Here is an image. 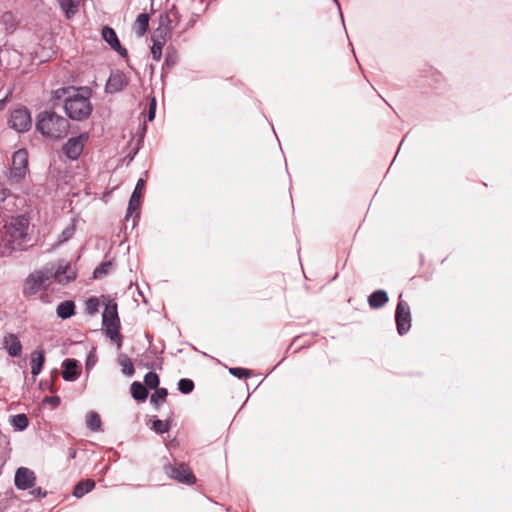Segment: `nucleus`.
Masks as SVG:
<instances>
[{
    "mask_svg": "<svg viewBox=\"0 0 512 512\" xmlns=\"http://www.w3.org/2000/svg\"><path fill=\"white\" fill-rule=\"evenodd\" d=\"M28 227L29 221L23 215L12 217L3 227H0V229H3L5 242L9 244V254L15 250L25 248V245L29 241L27 233Z\"/></svg>",
    "mask_w": 512,
    "mask_h": 512,
    "instance_id": "obj_1",
    "label": "nucleus"
},
{
    "mask_svg": "<svg viewBox=\"0 0 512 512\" xmlns=\"http://www.w3.org/2000/svg\"><path fill=\"white\" fill-rule=\"evenodd\" d=\"M36 129L43 135L53 139H59L66 136L69 123L68 121L55 114L54 112H41L36 121Z\"/></svg>",
    "mask_w": 512,
    "mask_h": 512,
    "instance_id": "obj_2",
    "label": "nucleus"
},
{
    "mask_svg": "<svg viewBox=\"0 0 512 512\" xmlns=\"http://www.w3.org/2000/svg\"><path fill=\"white\" fill-rule=\"evenodd\" d=\"M64 109L69 118L81 121L91 115L92 104L88 95L77 91L65 99Z\"/></svg>",
    "mask_w": 512,
    "mask_h": 512,
    "instance_id": "obj_3",
    "label": "nucleus"
},
{
    "mask_svg": "<svg viewBox=\"0 0 512 512\" xmlns=\"http://www.w3.org/2000/svg\"><path fill=\"white\" fill-rule=\"evenodd\" d=\"M53 276V267L46 266L40 270H36L31 273L25 283L23 288V293L25 296H34L40 290H42L47 282L52 279Z\"/></svg>",
    "mask_w": 512,
    "mask_h": 512,
    "instance_id": "obj_4",
    "label": "nucleus"
},
{
    "mask_svg": "<svg viewBox=\"0 0 512 512\" xmlns=\"http://www.w3.org/2000/svg\"><path fill=\"white\" fill-rule=\"evenodd\" d=\"M27 172L28 152L25 149H19L13 154L9 178L18 183L25 178Z\"/></svg>",
    "mask_w": 512,
    "mask_h": 512,
    "instance_id": "obj_5",
    "label": "nucleus"
},
{
    "mask_svg": "<svg viewBox=\"0 0 512 512\" xmlns=\"http://www.w3.org/2000/svg\"><path fill=\"white\" fill-rule=\"evenodd\" d=\"M103 326L106 328L107 335L112 340H119V318L117 314V305L109 303L105 306L102 315Z\"/></svg>",
    "mask_w": 512,
    "mask_h": 512,
    "instance_id": "obj_6",
    "label": "nucleus"
},
{
    "mask_svg": "<svg viewBox=\"0 0 512 512\" xmlns=\"http://www.w3.org/2000/svg\"><path fill=\"white\" fill-rule=\"evenodd\" d=\"M9 126L19 132L28 131L32 124L30 112L25 107H18L11 111L8 120Z\"/></svg>",
    "mask_w": 512,
    "mask_h": 512,
    "instance_id": "obj_7",
    "label": "nucleus"
},
{
    "mask_svg": "<svg viewBox=\"0 0 512 512\" xmlns=\"http://www.w3.org/2000/svg\"><path fill=\"white\" fill-rule=\"evenodd\" d=\"M397 331L400 335L405 334L411 327V313L407 302L400 298L395 313Z\"/></svg>",
    "mask_w": 512,
    "mask_h": 512,
    "instance_id": "obj_8",
    "label": "nucleus"
},
{
    "mask_svg": "<svg viewBox=\"0 0 512 512\" xmlns=\"http://www.w3.org/2000/svg\"><path fill=\"white\" fill-rule=\"evenodd\" d=\"M51 267H53L52 278H54L59 284H67L76 278L75 268L65 260H60L56 267L53 265Z\"/></svg>",
    "mask_w": 512,
    "mask_h": 512,
    "instance_id": "obj_9",
    "label": "nucleus"
},
{
    "mask_svg": "<svg viewBox=\"0 0 512 512\" xmlns=\"http://www.w3.org/2000/svg\"><path fill=\"white\" fill-rule=\"evenodd\" d=\"M88 138L87 133H82L77 137L70 138L63 147L64 154L69 159L76 160L81 155Z\"/></svg>",
    "mask_w": 512,
    "mask_h": 512,
    "instance_id": "obj_10",
    "label": "nucleus"
},
{
    "mask_svg": "<svg viewBox=\"0 0 512 512\" xmlns=\"http://www.w3.org/2000/svg\"><path fill=\"white\" fill-rule=\"evenodd\" d=\"M36 481L35 474L26 467H20L15 473V485L18 489L26 490L34 486Z\"/></svg>",
    "mask_w": 512,
    "mask_h": 512,
    "instance_id": "obj_11",
    "label": "nucleus"
},
{
    "mask_svg": "<svg viewBox=\"0 0 512 512\" xmlns=\"http://www.w3.org/2000/svg\"><path fill=\"white\" fill-rule=\"evenodd\" d=\"M165 469L166 473L169 474L171 478L176 479L179 482L190 484L195 481L194 475L184 464H179L176 467L167 466Z\"/></svg>",
    "mask_w": 512,
    "mask_h": 512,
    "instance_id": "obj_12",
    "label": "nucleus"
},
{
    "mask_svg": "<svg viewBox=\"0 0 512 512\" xmlns=\"http://www.w3.org/2000/svg\"><path fill=\"white\" fill-rule=\"evenodd\" d=\"M128 85V79L123 72L116 71L110 74L106 82V92L117 93L123 90Z\"/></svg>",
    "mask_w": 512,
    "mask_h": 512,
    "instance_id": "obj_13",
    "label": "nucleus"
},
{
    "mask_svg": "<svg viewBox=\"0 0 512 512\" xmlns=\"http://www.w3.org/2000/svg\"><path fill=\"white\" fill-rule=\"evenodd\" d=\"M144 187H145V180L140 178L137 181L134 191L130 197V200L128 203V208H127L126 218H129L134 212L138 211L140 202H141L142 191L144 190Z\"/></svg>",
    "mask_w": 512,
    "mask_h": 512,
    "instance_id": "obj_14",
    "label": "nucleus"
},
{
    "mask_svg": "<svg viewBox=\"0 0 512 512\" xmlns=\"http://www.w3.org/2000/svg\"><path fill=\"white\" fill-rule=\"evenodd\" d=\"M101 34H102V38L110 45V47L113 50L118 52L123 57L127 56V50L121 46V44L118 40V37L112 28L105 26L102 29Z\"/></svg>",
    "mask_w": 512,
    "mask_h": 512,
    "instance_id": "obj_15",
    "label": "nucleus"
},
{
    "mask_svg": "<svg viewBox=\"0 0 512 512\" xmlns=\"http://www.w3.org/2000/svg\"><path fill=\"white\" fill-rule=\"evenodd\" d=\"M3 346L11 357H19L22 354V344L19 338L12 333L3 337Z\"/></svg>",
    "mask_w": 512,
    "mask_h": 512,
    "instance_id": "obj_16",
    "label": "nucleus"
},
{
    "mask_svg": "<svg viewBox=\"0 0 512 512\" xmlns=\"http://www.w3.org/2000/svg\"><path fill=\"white\" fill-rule=\"evenodd\" d=\"M64 371L63 378L66 381H74L77 379L79 372L77 370V361L74 359H66L63 362Z\"/></svg>",
    "mask_w": 512,
    "mask_h": 512,
    "instance_id": "obj_17",
    "label": "nucleus"
},
{
    "mask_svg": "<svg viewBox=\"0 0 512 512\" xmlns=\"http://www.w3.org/2000/svg\"><path fill=\"white\" fill-rule=\"evenodd\" d=\"M45 362L44 353L42 351H34L31 354V373L33 376L40 374Z\"/></svg>",
    "mask_w": 512,
    "mask_h": 512,
    "instance_id": "obj_18",
    "label": "nucleus"
},
{
    "mask_svg": "<svg viewBox=\"0 0 512 512\" xmlns=\"http://www.w3.org/2000/svg\"><path fill=\"white\" fill-rule=\"evenodd\" d=\"M57 316L61 319H67L74 315L75 304L73 301L67 300L61 302L56 308Z\"/></svg>",
    "mask_w": 512,
    "mask_h": 512,
    "instance_id": "obj_19",
    "label": "nucleus"
},
{
    "mask_svg": "<svg viewBox=\"0 0 512 512\" xmlns=\"http://www.w3.org/2000/svg\"><path fill=\"white\" fill-rule=\"evenodd\" d=\"M149 25V15L146 13H141L137 16L136 21L133 26V30L138 37H142Z\"/></svg>",
    "mask_w": 512,
    "mask_h": 512,
    "instance_id": "obj_20",
    "label": "nucleus"
},
{
    "mask_svg": "<svg viewBox=\"0 0 512 512\" xmlns=\"http://www.w3.org/2000/svg\"><path fill=\"white\" fill-rule=\"evenodd\" d=\"M388 301L387 293L384 290H377L368 297V303L372 308H380Z\"/></svg>",
    "mask_w": 512,
    "mask_h": 512,
    "instance_id": "obj_21",
    "label": "nucleus"
},
{
    "mask_svg": "<svg viewBox=\"0 0 512 512\" xmlns=\"http://www.w3.org/2000/svg\"><path fill=\"white\" fill-rule=\"evenodd\" d=\"M95 487V482L91 479L82 480L78 482L73 490V495L76 498H81L86 493L90 492Z\"/></svg>",
    "mask_w": 512,
    "mask_h": 512,
    "instance_id": "obj_22",
    "label": "nucleus"
},
{
    "mask_svg": "<svg viewBox=\"0 0 512 512\" xmlns=\"http://www.w3.org/2000/svg\"><path fill=\"white\" fill-rule=\"evenodd\" d=\"M67 18H71L78 11L80 0H58Z\"/></svg>",
    "mask_w": 512,
    "mask_h": 512,
    "instance_id": "obj_23",
    "label": "nucleus"
},
{
    "mask_svg": "<svg viewBox=\"0 0 512 512\" xmlns=\"http://www.w3.org/2000/svg\"><path fill=\"white\" fill-rule=\"evenodd\" d=\"M131 394L134 399L144 401L147 398L148 392L146 387L140 382H133L131 385Z\"/></svg>",
    "mask_w": 512,
    "mask_h": 512,
    "instance_id": "obj_24",
    "label": "nucleus"
},
{
    "mask_svg": "<svg viewBox=\"0 0 512 512\" xmlns=\"http://www.w3.org/2000/svg\"><path fill=\"white\" fill-rule=\"evenodd\" d=\"M10 423L15 430L22 431L27 428L29 421L25 414H17L11 417Z\"/></svg>",
    "mask_w": 512,
    "mask_h": 512,
    "instance_id": "obj_25",
    "label": "nucleus"
},
{
    "mask_svg": "<svg viewBox=\"0 0 512 512\" xmlns=\"http://www.w3.org/2000/svg\"><path fill=\"white\" fill-rule=\"evenodd\" d=\"M118 363L122 368V373L127 376H132L134 374V366L131 360L127 355L121 354L118 358Z\"/></svg>",
    "mask_w": 512,
    "mask_h": 512,
    "instance_id": "obj_26",
    "label": "nucleus"
},
{
    "mask_svg": "<svg viewBox=\"0 0 512 512\" xmlns=\"http://www.w3.org/2000/svg\"><path fill=\"white\" fill-rule=\"evenodd\" d=\"M86 424L89 429L93 431L100 430L101 428V418L96 412H89L86 415Z\"/></svg>",
    "mask_w": 512,
    "mask_h": 512,
    "instance_id": "obj_27",
    "label": "nucleus"
},
{
    "mask_svg": "<svg viewBox=\"0 0 512 512\" xmlns=\"http://www.w3.org/2000/svg\"><path fill=\"white\" fill-rule=\"evenodd\" d=\"M152 40H153V45L151 47V54L155 61H159L162 56V49H163L165 41H164V39H156V38H153Z\"/></svg>",
    "mask_w": 512,
    "mask_h": 512,
    "instance_id": "obj_28",
    "label": "nucleus"
},
{
    "mask_svg": "<svg viewBox=\"0 0 512 512\" xmlns=\"http://www.w3.org/2000/svg\"><path fill=\"white\" fill-rule=\"evenodd\" d=\"M144 383L150 389H156L159 385V377L154 372H148L144 376Z\"/></svg>",
    "mask_w": 512,
    "mask_h": 512,
    "instance_id": "obj_29",
    "label": "nucleus"
},
{
    "mask_svg": "<svg viewBox=\"0 0 512 512\" xmlns=\"http://www.w3.org/2000/svg\"><path fill=\"white\" fill-rule=\"evenodd\" d=\"M168 395L167 389L158 388L155 393L151 396V402L158 406L160 403L164 402Z\"/></svg>",
    "mask_w": 512,
    "mask_h": 512,
    "instance_id": "obj_30",
    "label": "nucleus"
},
{
    "mask_svg": "<svg viewBox=\"0 0 512 512\" xmlns=\"http://www.w3.org/2000/svg\"><path fill=\"white\" fill-rule=\"evenodd\" d=\"M151 429L158 434H163L165 432H168V430L170 429V425L168 422L156 419L153 421Z\"/></svg>",
    "mask_w": 512,
    "mask_h": 512,
    "instance_id": "obj_31",
    "label": "nucleus"
},
{
    "mask_svg": "<svg viewBox=\"0 0 512 512\" xmlns=\"http://www.w3.org/2000/svg\"><path fill=\"white\" fill-rule=\"evenodd\" d=\"M111 266H112L111 262H106V263H102L101 265L96 267L93 272L94 278L98 279V278H102L105 275H107L109 270L111 269Z\"/></svg>",
    "mask_w": 512,
    "mask_h": 512,
    "instance_id": "obj_32",
    "label": "nucleus"
},
{
    "mask_svg": "<svg viewBox=\"0 0 512 512\" xmlns=\"http://www.w3.org/2000/svg\"><path fill=\"white\" fill-rule=\"evenodd\" d=\"M178 389L183 394H188L193 391L194 383L190 379H180L178 382Z\"/></svg>",
    "mask_w": 512,
    "mask_h": 512,
    "instance_id": "obj_33",
    "label": "nucleus"
},
{
    "mask_svg": "<svg viewBox=\"0 0 512 512\" xmlns=\"http://www.w3.org/2000/svg\"><path fill=\"white\" fill-rule=\"evenodd\" d=\"M99 301L97 298H89L86 301V311L88 314L93 315L98 311Z\"/></svg>",
    "mask_w": 512,
    "mask_h": 512,
    "instance_id": "obj_34",
    "label": "nucleus"
},
{
    "mask_svg": "<svg viewBox=\"0 0 512 512\" xmlns=\"http://www.w3.org/2000/svg\"><path fill=\"white\" fill-rule=\"evenodd\" d=\"M8 245L5 242L3 229H0V256L8 255L9 254V248Z\"/></svg>",
    "mask_w": 512,
    "mask_h": 512,
    "instance_id": "obj_35",
    "label": "nucleus"
},
{
    "mask_svg": "<svg viewBox=\"0 0 512 512\" xmlns=\"http://www.w3.org/2000/svg\"><path fill=\"white\" fill-rule=\"evenodd\" d=\"M229 371L232 375L239 379L246 378L249 374L248 370L244 368H230Z\"/></svg>",
    "mask_w": 512,
    "mask_h": 512,
    "instance_id": "obj_36",
    "label": "nucleus"
},
{
    "mask_svg": "<svg viewBox=\"0 0 512 512\" xmlns=\"http://www.w3.org/2000/svg\"><path fill=\"white\" fill-rule=\"evenodd\" d=\"M10 195V190L6 185L0 182V201H4Z\"/></svg>",
    "mask_w": 512,
    "mask_h": 512,
    "instance_id": "obj_37",
    "label": "nucleus"
},
{
    "mask_svg": "<svg viewBox=\"0 0 512 512\" xmlns=\"http://www.w3.org/2000/svg\"><path fill=\"white\" fill-rule=\"evenodd\" d=\"M155 107H156V102L153 99L151 104H150V107H149V113H148V120L149 121H152L154 119V117H155Z\"/></svg>",
    "mask_w": 512,
    "mask_h": 512,
    "instance_id": "obj_38",
    "label": "nucleus"
},
{
    "mask_svg": "<svg viewBox=\"0 0 512 512\" xmlns=\"http://www.w3.org/2000/svg\"><path fill=\"white\" fill-rule=\"evenodd\" d=\"M74 233V228H67L62 232L63 241H67Z\"/></svg>",
    "mask_w": 512,
    "mask_h": 512,
    "instance_id": "obj_39",
    "label": "nucleus"
},
{
    "mask_svg": "<svg viewBox=\"0 0 512 512\" xmlns=\"http://www.w3.org/2000/svg\"><path fill=\"white\" fill-rule=\"evenodd\" d=\"M94 364H95V358H94V356L92 354H90L88 356V358H87L86 365H87V367H89V366H92Z\"/></svg>",
    "mask_w": 512,
    "mask_h": 512,
    "instance_id": "obj_40",
    "label": "nucleus"
},
{
    "mask_svg": "<svg viewBox=\"0 0 512 512\" xmlns=\"http://www.w3.org/2000/svg\"><path fill=\"white\" fill-rule=\"evenodd\" d=\"M31 494L34 496V497H38V496H41L42 495V491H41V488H35L31 491ZM45 495V493L43 494V496Z\"/></svg>",
    "mask_w": 512,
    "mask_h": 512,
    "instance_id": "obj_41",
    "label": "nucleus"
},
{
    "mask_svg": "<svg viewBox=\"0 0 512 512\" xmlns=\"http://www.w3.org/2000/svg\"><path fill=\"white\" fill-rule=\"evenodd\" d=\"M48 402L53 403L54 405H58L60 400L57 397H51L46 399Z\"/></svg>",
    "mask_w": 512,
    "mask_h": 512,
    "instance_id": "obj_42",
    "label": "nucleus"
},
{
    "mask_svg": "<svg viewBox=\"0 0 512 512\" xmlns=\"http://www.w3.org/2000/svg\"><path fill=\"white\" fill-rule=\"evenodd\" d=\"M165 63L167 65L174 64V59L172 57H170V56H166Z\"/></svg>",
    "mask_w": 512,
    "mask_h": 512,
    "instance_id": "obj_43",
    "label": "nucleus"
},
{
    "mask_svg": "<svg viewBox=\"0 0 512 512\" xmlns=\"http://www.w3.org/2000/svg\"><path fill=\"white\" fill-rule=\"evenodd\" d=\"M76 456V450L75 449H69V457L75 458Z\"/></svg>",
    "mask_w": 512,
    "mask_h": 512,
    "instance_id": "obj_44",
    "label": "nucleus"
}]
</instances>
